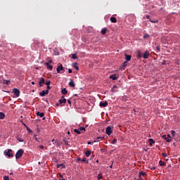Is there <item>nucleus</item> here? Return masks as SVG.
<instances>
[{"mask_svg": "<svg viewBox=\"0 0 180 180\" xmlns=\"http://www.w3.org/2000/svg\"><path fill=\"white\" fill-rule=\"evenodd\" d=\"M22 155H23V150L20 149L15 154V158L16 160H19L20 158H22Z\"/></svg>", "mask_w": 180, "mask_h": 180, "instance_id": "nucleus-1", "label": "nucleus"}, {"mask_svg": "<svg viewBox=\"0 0 180 180\" xmlns=\"http://www.w3.org/2000/svg\"><path fill=\"white\" fill-rule=\"evenodd\" d=\"M112 127L108 126L105 129V133L108 134V136H110L112 134Z\"/></svg>", "mask_w": 180, "mask_h": 180, "instance_id": "nucleus-2", "label": "nucleus"}, {"mask_svg": "<svg viewBox=\"0 0 180 180\" xmlns=\"http://www.w3.org/2000/svg\"><path fill=\"white\" fill-rule=\"evenodd\" d=\"M13 93L14 94V95H15L16 98H19V96L20 95V91H19V89H13Z\"/></svg>", "mask_w": 180, "mask_h": 180, "instance_id": "nucleus-3", "label": "nucleus"}, {"mask_svg": "<svg viewBox=\"0 0 180 180\" xmlns=\"http://www.w3.org/2000/svg\"><path fill=\"white\" fill-rule=\"evenodd\" d=\"M56 71L58 74H63L61 71H64V67H63V65H60L58 66Z\"/></svg>", "mask_w": 180, "mask_h": 180, "instance_id": "nucleus-4", "label": "nucleus"}, {"mask_svg": "<svg viewBox=\"0 0 180 180\" xmlns=\"http://www.w3.org/2000/svg\"><path fill=\"white\" fill-rule=\"evenodd\" d=\"M6 155H7V157H9V158L13 157V154L12 153V149H8L6 153Z\"/></svg>", "mask_w": 180, "mask_h": 180, "instance_id": "nucleus-5", "label": "nucleus"}, {"mask_svg": "<svg viewBox=\"0 0 180 180\" xmlns=\"http://www.w3.org/2000/svg\"><path fill=\"white\" fill-rule=\"evenodd\" d=\"M150 57V52L148 51H146L143 53V58L147 59Z\"/></svg>", "mask_w": 180, "mask_h": 180, "instance_id": "nucleus-6", "label": "nucleus"}, {"mask_svg": "<svg viewBox=\"0 0 180 180\" xmlns=\"http://www.w3.org/2000/svg\"><path fill=\"white\" fill-rule=\"evenodd\" d=\"M40 96H44L46 95H49V90H44L41 93H39Z\"/></svg>", "mask_w": 180, "mask_h": 180, "instance_id": "nucleus-7", "label": "nucleus"}, {"mask_svg": "<svg viewBox=\"0 0 180 180\" xmlns=\"http://www.w3.org/2000/svg\"><path fill=\"white\" fill-rule=\"evenodd\" d=\"M67 102V99L64 97V96H61V99L59 100L60 104L65 103Z\"/></svg>", "mask_w": 180, "mask_h": 180, "instance_id": "nucleus-8", "label": "nucleus"}, {"mask_svg": "<svg viewBox=\"0 0 180 180\" xmlns=\"http://www.w3.org/2000/svg\"><path fill=\"white\" fill-rule=\"evenodd\" d=\"M100 108H106L108 106V103L107 101L105 102H101L99 104Z\"/></svg>", "mask_w": 180, "mask_h": 180, "instance_id": "nucleus-9", "label": "nucleus"}, {"mask_svg": "<svg viewBox=\"0 0 180 180\" xmlns=\"http://www.w3.org/2000/svg\"><path fill=\"white\" fill-rule=\"evenodd\" d=\"M47 70H50V71H53V65L49 64V63H45Z\"/></svg>", "mask_w": 180, "mask_h": 180, "instance_id": "nucleus-10", "label": "nucleus"}, {"mask_svg": "<svg viewBox=\"0 0 180 180\" xmlns=\"http://www.w3.org/2000/svg\"><path fill=\"white\" fill-rule=\"evenodd\" d=\"M44 82H45L44 78L41 77L39 82V86H43V84H44Z\"/></svg>", "mask_w": 180, "mask_h": 180, "instance_id": "nucleus-11", "label": "nucleus"}, {"mask_svg": "<svg viewBox=\"0 0 180 180\" xmlns=\"http://www.w3.org/2000/svg\"><path fill=\"white\" fill-rule=\"evenodd\" d=\"M69 85L72 88H74L75 86V83H74V80H72V79H70V82H69Z\"/></svg>", "mask_w": 180, "mask_h": 180, "instance_id": "nucleus-12", "label": "nucleus"}, {"mask_svg": "<svg viewBox=\"0 0 180 180\" xmlns=\"http://www.w3.org/2000/svg\"><path fill=\"white\" fill-rule=\"evenodd\" d=\"M162 139H164V140H166L167 143H170L171 141V139L167 138V135H163Z\"/></svg>", "mask_w": 180, "mask_h": 180, "instance_id": "nucleus-13", "label": "nucleus"}, {"mask_svg": "<svg viewBox=\"0 0 180 180\" xmlns=\"http://www.w3.org/2000/svg\"><path fill=\"white\" fill-rule=\"evenodd\" d=\"M36 115L37 116H39V117H44V112H37Z\"/></svg>", "mask_w": 180, "mask_h": 180, "instance_id": "nucleus-14", "label": "nucleus"}, {"mask_svg": "<svg viewBox=\"0 0 180 180\" xmlns=\"http://www.w3.org/2000/svg\"><path fill=\"white\" fill-rule=\"evenodd\" d=\"M110 79H112V81H116V79H117V77H116V75H111L110 76Z\"/></svg>", "mask_w": 180, "mask_h": 180, "instance_id": "nucleus-15", "label": "nucleus"}, {"mask_svg": "<svg viewBox=\"0 0 180 180\" xmlns=\"http://www.w3.org/2000/svg\"><path fill=\"white\" fill-rule=\"evenodd\" d=\"M110 22H112V23H116V22H117V20L116 19L115 17H111L110 19Z\"/></svg>", "mask_w": 180, "mask_h": 180, "instance_id": "nucleus-16", "label": "nucleus"}, {"mask_svg": "<svg viewBox=\"0 0 180 180\" xmlns=\"http://www.w3.org/2000/svg\"><path fill=\"white\" fill-rule=\"evenodd\" d=\"M103 139H105L104 136H98L96 139V141H97V142L102 141V140H103Z\"/></svg>", "mask_w": 180, "mask_h": 180, "instance_id": "nucleus-17", "label": "nucleus"}, {"mask_svg": "<svg viewBox=\"0 0 180 180\" xmlns=\"http://www.w3.org/2000/svg\"><path fill=\"white\" fill-rule=\"evenodd\" d=\"M72 68L76 69L77 71L79 70V68L78 67V65H77V63H75L72 64Z\"/></svg>", "mask_w": 180, "mask_h": 180, "instance_id": "nucleus-18", "label": "nucleus"}, {"mask_svg": "<svg viewBox=\"0 0 180 180\" xmlns=\"http://www.w3.org/2000/svg\"><path fill=\"white\" fill-rule=\"evenodd\" d=\"M106 32H108V29L104 27L101 30V34H106Z\"/></svg>", "mask_w": 180, "mask_h": 180, "instance_id": "nucleus-19", "label": "nucleus"}, {"mask_svg": "<svg viewBox=\"0 0 180 180\" xmlns=\"http://www.w3.org/2000/svg\"><path fill=\"white\" fill-rule=\"evenodd\" d=\"M91 153H92V152H91V150H86V151L85 152V155H86V157H90Z\"/></svg>", "mask_w": 180, "mask_h": 180, "instance_id": "nucleus-20", "label": "nucleus"}, {"mask_svg": "<svg viewBox=\"0 0 180 180\" xmlns=\"http://www.w3.org/2000/svg\"><path fill=\"white\" fill-rule=\"evenodd\" d=\"M154 143H155V141H154V139H149V146H153V144H154Z\"/></svg>", "mask_w": 180, "mask_h": 180, "instance_id": "nucleus-21", "label": "nucleus"}, {"mask_svg": "<svg viewBox=\"0 0 180 180\" xmlns=\"http://www.w3.org/2000/svg\"><path fill=\"white\" fill-rule=\"evenodd\" d=\"M125 59L127 60V61H130V60H131V56L125 55Z\"/></svg>", "mask_w": 180, "mask_h": 180, "instance_id": "nucleus-22", "label": "nucleus"}, {"mask_svg": "<svg viewBox=\"0 0 180 180\" xmlns=\"http://www.w3.org/2000/svg\"><path fill=\"white\" fill-rule=\"evenodd\" d=\"M3 84H5L6 85H9L11 84V80H3Z\"/></svg>", "mask_w": 180, "mask_h": 180, "instance_id": "nucleus-23", "label": "nucleus"}, {"mask_svg": "<svg viewBox=\"0 0 180 180\" xmlns=\"http://www.w3.org/2000/svg\"><path fill=\"white\" fill-rule=\"evenodd\" d=\"M121 99L126 102V101H129V97H127V96H124L121 98Z\"/></svg>", "mask_w": 180, "mask_h": 180, "instance_id": "nucleus-24", "label": "nucleus"}, {"mask_svg": "<svg viewBox=\"0 0 180 180\" xmlns=\"http://www.w3.org/2000/svg\"><path fill=\"white\" fill-rule=\"evenodd\" d=\"M159 165H160V167H164V166H165V162H164L162 160H160Z\"/></svg>", "mask_w": 180, "mask_h": 180, "instance_id": "nucleus-25", "label": "nucleus"}, {"mask_svg": "<svg viewBox=\"0 0 180 180\" xmlns=\"http://www.w3.org/2000/svg\"><path fill=\"white\" fill-rule=\"evenodd\" d=\"M62 94L63 95H67V94H68V91H67V89H62Z\"/></svg>", "mask_w": 180, "mask_h": 180, "instance_id": "nucleus-26", "label": "nucleus"}, {"mask_svg": "<svg viewBox=\"0 0 180 180\" xmlns=\"http://www.w3.org/2000/svg\"><path fill=\"white\" fill-rule=\"evenodd\" d=\"M127 65V62H124L123 65L120 67V70H122V68H124Z\"/></svg>", "mask_w": 180, "mask_h": 180, "instance_id": "nucleus-27", "label": "nucleus"}, {"mask_svg": "<svg viewBox=\"0 0 180 180\" xmlns=\"http://www.w3.org/2000/svg\"><path fill=\"white\" fill-rule=\"evenodd\" d=\"M0 119H5V114L2 112H0Z\"/></svg>", "mask_w": 180, "mask_h": 180, "instance_id": "nucleus-28", "label": "nucleus"}, {"mask_svg": "<svg viewBox=\"0 0 180 180\" xmlns=\"http://www.w3.org/2000/svg\"><path fill=\"white\" fill-rule=\"evenodd\" d=\"M58 168H60V167H62V168H65V165L64 163L58 164L57 165Z\"/></svg>", "mask_w": 180, "mask_h": 180, "instance_id": "nucleus-29", "label": "nucleus"}, {"mask_svg": "<svg viewBox=\"0 0 180 180\" xmlns=\"http://www.w3.org/2000/svg\"><path fill=\"white\" fill-rule=\"evenodd\" d=\"M63 143L65 146H68V141L67 140V138L63 139Z\"/></svg>", "mask_w": 180, "mask_h": 180, "instance_id": "nucleus-30", "label": "nucleus"}, {"mask_svg": "<svg viewBox=\"0 0 180 180\" xmlns=\"http://www.w3.org/2000/svg\"><path fill=\"white\" fill-rule=\"evenodd\" d=\"M149 22H151V23H158V20L149 19Z\"/></svg>", "mask_w": 180, "mask_h": 180, "instance_id": "nucleus-31", "label": "nucleus"}, {"mask_svg": "<svg viewBox=\"0 0 180 180\" xmlns=\"http://www.w3.org/2000/svg\"><path fill=\"white\" fill-rule=\"evenodd\" d=\"M72 58L73 60H77V53L72 54Z\"/></svg>", "mask_w": 180, "mask_h": 180, "instance_id": "nucleus-32", "label": "nucleus"}, {"mask_svg": "<svg viewBox=\"0 0 180 180\" xmlns=\"http://www.w3.org/2000/svg\"><path fill=\"white\" fill-rule=\"evenodd\" d=\"M74 131L75 133H77V134H79L81 133V131H79V129H75Z\"/></svg>", "mask_w": 180, "mask_h": 180, "instance_id": "nucleus-33", "label": "nucleus"}, {"mask_svg": "<svg viewBox=\"0 0 180 180\" xmlns=\"http://www.w3.org/2000/svg\"><path fill=\"white\" fill-rule=\"evenodd\" d=\"M139 175V177L140 176H144V175H146V172H140Z\"/></svg>", "mask_w": 180, "mask_h": 180, "instance_id": "nucleus-34", "label": "nucleus"}, {"mask_svg": "<svg viewBox=\"0 0 180 180\" xmlns=\"http://www.w3.org/2000/svg\"><path fill=\"white\" fill-rule=\"evenodd\" d=\"M171 133H172V136H173V137H175V136H176V132H175V131H174V130H172V131H171Z\"/></svg>", "mask_w": 180, "mask_h": 180, "instance_id": "nucleus-35", "label": "nucleus"}, {"mask_svg": "<svg viewBox=\"0 0 180 180\" xmlns=\"http://www.w3.org/2000/svg\"><path fill=\"white\" fill-rule=\"evenodd\" d=\"M18 141H20V143H23V140H22V139L19 136L16 137Z\"/></svg>", "mask_w": 180, "mask_h": 180, "instance_id": "nucleus-36", "label": "nucleus"}, {"mask_svg": "<svg viewBox=\"0 0 180 180\" xmlns=\"http://www.w3.org/2000/svg\"><path fill=\"white\" fill-rule=\"evenodd\" d=\"M82 161L83 162H85L86 164H88V162H89V161L86 160V158H84L82 160Z\"/></svg>", "mask_w": 180, "mask_h": 180, "instance_id": "nucleus-37", "label": "nucleus"}, {"mask_svg": "<svg viewBox=\"0 0 180 180\" xmlns=\"http://www.w3.org/2000/svg\"><path fill=\"white\" fill-rule=\"evenodd\" d=\"M150 37V35L148 34H146L143 35V39H148Z\"/></svg>", "mask_w": 180, "mask_h": 180, "instance_id": "nucleus-38", "label": "nucleus"}, {"mask_svg": "<svg viewBox=\"0 0 180 180\" xmlns=\"http://www.w3.org/2000/svg\"><path fill=\"white\" fill-rule=\"evenodd\" d=\"M26 129H27L28 133H32V129H30V128H29L28 127H26Z\"/></svg>", "mask_w": 180, "mask_h": 180, "instance_id": "nucleus-39", "label": "nucleus"}, {"mask_svg": "<svg viewBox=\"0 0 180 180\" xmlns=\"http://www.w3.org/2000/svg\"><path fill=\"white\" fill-rule=\"evenodd\" d=\"M51 63H53V60H48V62H46L45 64H51Z\"/></svg>", "mask_w": 180, "mask_h": 180, "instance_id": "nucleus-40", "label": "nucleus"}, {"mask_svg": "<svg viewBox=\"0 0 180 180\" xmlns=\"http://www.w3.org/2000/svg\"><path fill=\"white\" fill-rule=\"evenodd\" d=\"M116 141H117V139H114L112 141V144H116Z\"/></svg>", "mask_w": 180, "mask_h": 180, "instance_id": "nucleus-41", "label": "nucleus"}, {"mask_svg": "<svg viewBox=\"0 0 180 180\" xmlns=\"http://www.w3.org/2000/svg\"><path fill=\"white\" fill-rule=\"evenodd\" d=\"M50 84H51V82H50V80H49V81H47V82H46V86H50Z\"/></svg>", "mask_w": 180, "mask_h": 180, "instance_id": "nucleus-42", "label": "nucleus"}, {"mask_svg": "<svg viewBox=\"0 0 180 180\" xmlns=\"http://www.w3.org/2000/svg\"><path fill=\"white\" fill-rule=\"evenodd\" d=\"M79 130H80L81 131H85V127H81L79 128Z\"/></svg>", "mask_w": 180, "mask_h": 180, "instance_id": "nucleus-43", "label": "nucleus"}, {"mask_svg": "<svg viewBox=\"0 0 180 180\" xmlns=\"http://www.w3.org/2000/svg\"><path fill=\"white\" fill-rule=\"evenodd\" d=\"M4 180H10V179H9V176H4Z\"/></svg>", "mask_w": 180, "mask_h": 180, "instance_id": "nucleus-44", "label": "nucleus"}, {"mask_svg": "<svg viewBox=\"0 0 180 180\" xmlns=\"http://www.w3.org/2000/svg\"><path fill=\"white\" fill-rule=\"evenodd\" d=\"M162 157L165 158V157H167V153H162Z\"/></svg>", "mask_w": 180, "mask_h": 180, "instance_id": "nucleus-45", "label": "nucleus"}, {"mask_svg": "<svg viewBox=\"0 0 180 180\" xmlns=\"http://www.w3.org/2000/svg\"><path fill=\"white\" fill-rule=\"evenodd\" d=\"M156 50H157V51H160V46H156Z\"/></svg>", "mask_w": 180, "mask_h": 180, "instance_id": "nucleus-46", "label": "nucleus"}, {"mask_svg": "<svg viewBox=\"0 0 180 180\" xmlns=\"http://www.w3.org/2000/svg\"><path fill=\"white\" fill-rule=\"evenodd\" d=\"M68 72H69V74H72V70L68 69Z\"/></svg>", "mask_w": 180, "mask_h": 180, "instance_id": "nucleus-47", "label": "nucleus"}, {"mask_svg": "<svg viewBox=\"0 0 180 180\" xmlns=\"http://www.w3.org/2000/svg\"><path fill=\"white\" fill-rule=\"evenodd\" d=\"M98 179H102V175L98 174Z\"/></svg>", "mask_w": 180, "mask_h": 180, "instance_id": "nucleus-48", "label": "nucleus"}, {"mask_svg": "<svg viewBox=\"0 0 180 180\" xmlns=\"http://www.w3.org/2000/svg\"><path fill=\"white\" fill-rule=\"evenodd\" d=\"M138 57H139V58H141V53H140V52H139V53H138Z\"/></svg>", "mask_w": 180, "mask_h": 180, "instance_id": "nucleus-49", "label": "nucleus"}, {"mask_svg": "<svg viewBox=\"0 0 180 180\" xmlns=\"http://www.w3.org/2000/svg\"><path fill=\"white\" fill-rule=\"evenodd\" d=\"M59 176H60V178L62 179H60V180H64V179H63V174H60Z\"/></svg>", "mask_w": 180, "mask_h": 180, "instance_id": "nucleus-50", "label": "nucleus"}, {"mask_svg": "<svg viewBox=\"0 0 180 180\" xmlns=\"http://www.w3.org/2000/svg\"><path fill=\"white\" fill-rule=\"evenodd\" d=\"M49 89H51V87L50 86H47V89L46 91H49Z\"/></svg>", "mask_w": 180, "mask_h": 180, "instance_id": "nucleus-51", "label": "nucleus"}, {"mask_svg": "<svg viewBox=\"0 0 180 180\" xmlns=\"http://www.w3.org/2000/svg\"><path fill=\"white\" fill-rule=\"evenodd\" d=\"M39 148L43 149V148H44V146H42V145H40V146H39Z\"/></svg>", "mask_w": 180, "mask_h": 180, "instance_id": "nucleus-52", "label": "nucleus"}, {"mask_svg": "<svg viewBox=\"0 0 180 180\" xmlns=\"http://www.w3.org/2000/svg\"><path fill=\"white\" fill-rule=\"evenodd\" d=\"M150 169H152V171H154V169H155V167H150Z\"/></svg>", "mask_w": 180, "mask_h": 180, "instance_id": "nucleus-53", "label": "nucleus"}, {"mask_svg": "<svg viewBox=\"0 0 180 180\" xmlns=\"http://www.w3.org/2000/svg\"><path fill=\"white\" fill-rule=\"evenodd\" d=\"M113 89H117V85L113 86Z\"/></svg>", "mask_w": 180, "mask_h": 180, "instance_id": "nucleus-54", "label": "nucleus"}, {"mask_svg": "<svg viewBox=\"0 0 180 180\" xmlns=\"http://www.w3.org/2000/svg\"><path fill=\"white\" fill-rule=\"evenodd\" d=\"M165 64H167V63H166L165 60H164L163 63H162V65H165Z\"/></svg>", "mask_w": 180, "mask_h": 180, "instance_id": "nucleus-55", "label": "nucleus"}, {"mask_svg": "<svg viewBox=\"0 0 180 180\" xmlns=\"http://www.w3.org/2000/svg\"><path fill=\"white\" fill-rule=\"evenodd\" d=\"M77 161H82V160L81 159V158H78Z\"/></svg>", "mask_w": 180, "mask_h": 180, "instance_id": "nucleus-56", "label": "nucleus"}, {"mask_svg": "<svg viewBox=\"0 0 180 180\" xmlns=\"http://www.w3.org/2000/svg\"><path fill=\"white\" fill-rule=\"evenodd\" d=\"M68 103H69L70 105H71V101H70V100H68Z\"/></svg>", "mask_w": 180, "mask_h": 180, "instance_id": "nucleus-57", "label": "nucleus"}, {"mask_svg": "<svg viewBox=\"0 0 180 180\" xmlns=\"http://www.w3.org/2000/svg\"><path fill=\"white\" fill-rule=\"evenodd\" d=\"M111 92H115V89L112 88L111 89Z\"/></svg>", "mask_w": 180, "mask_h": 180, "instance_id": "nucleus-58", "label": "nucleus"}, {"mask_svg": "<svg viewBox=\"0 0 180 180\" xmlns=\"http://www.w3.org/2000/svg\"><path fill=\"white\" fill-rule=\"evenodd\" d=\"M60 105H61L60 103H56V106H60Z\"/></svg>", "mask_w": 180, "mask_h": 180, "instance_id": "nucleus-59", "label": "nucleus"}, {"mask_svg": "<svg viewBox=\"0 0 180 180\" xmlns=\"http://www.w3.org/2000/svg\"><path fill=\"white\" fill-rule=\"evenodd\" d=\"M139 179H141L143 180V178H141V176H140V175L139 174Z\"/></svg>", "mask_w": 180, "mask_h": 180, "instance_id": "nucleus-60", "label": "nucleus"}, {"mask_svg": "<svg viewBox=\"0 0 180 180\" xmlns=\"http://www.w3.org/2000/svg\"><path fill=\"white\" fill-rule=\"evenodd\" d=\"M146 19H150V15H146Z\"/></svg>", "mask_w": 180, "mask_h": 180, "instance_id": "nucleus-61", "label": "nucleus"}, {"mask_svg": "<svg viewBox=\"0 0 180 180\" xmlns=\"http://www.w3.org/2000/svg\"><path fill=\"white\" fill-rule=\"evenodd\" d=\"M167 139H171V136H169V134L167 135Z\"/></svg>", "mask_w": 180, "mask_h": 180, "instance_id": "nucleus-62", "label": "nucleus"}, {"mask_svg": "<svg viewBox=\"0 0 180 180\" xmlns=\"http://www.w3.org/2000/svg\"><path fill=\"white\" fill-rule=\"evenodd\" d=\"M32 85H34V82H31Z\"/></svg>", "mask_w": 180, "mask_h": 180, "instance_id": "nucleus-63", "label": "nucleus"}, {"mask_svg": "<svg viewBox=\"0 0 180 180\" xmlns=\"http://www.w3.org/2000/svg\"><path fill=\"white\" fill-rule=\"evenodd\" d=\"M23 126H25V127H27L26 126V124H25V123H23Z\"/></svg>", "mask_w": 180, "mask_h": 180, "instance_id": "nucleus-64", "label": "nucleus"}]
</instances>
